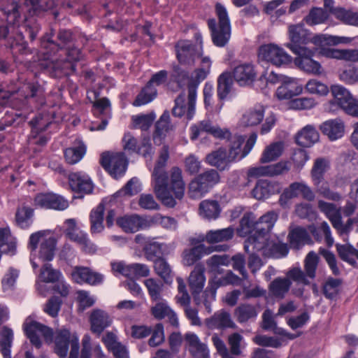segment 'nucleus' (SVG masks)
Wrapping results in <instances>:
<instances>
[{
  "mask_svg": "<svg viewBox=\"0 0 358 358\" xmlns=\"http://www.w3.org/2000/svg\"><path fill=\"white\" fill-rule=\"evenodd\" d=\"M58 6L72 7L66 0H8L1 6V10L6 16L8 23L18 24L21 14L28 12L37 15L41 11L52 9Z\"/></svg>",
  "mask_w": 358,
  "mask_h": 358,
  "instance_id": "f257e3e1",
  "label": "nucleus"
},
{
  "mask_svg": "<svg viewBox=\"0 0 358 358\" xmlns=\"http://www.w3.org/2000/svg\"><path fill=\"white\" fill-rule=\"evenodd\" d=\"M169 157V148L164 145L160 152L159 157L152 172L153 187L157 199L164 206L169 208H173L176 205V201L171 195L168 187V175L165 171Z\"/></svg>",
  "mask_w": 358,
  "mask_h": 358,
  "instance_id": "f03ea898",
  "label": "nucleus"
},
{
  "mask_svg": "<svg viewBox=\"0 0 358 358\" xmlns=\"http://www.w3.org/2000/svg\"><path fill=\"white\" fill-rule=\"evenodd\" d=\"M65 55V57L59 56L50 57L47 67L50 69L52 76L60 78L68 75L70 71H76L75 63L82 60L84 55L81 48L76 45L75 43L66 46L60 50Z\"/></svg>",
  "mask_w": 358,
  "mask_h": 358,
  "instance_id": "7ed1b4c3",
  "label": "nucleus"
},
{
  "mask_svg": "<svg viewBox=\"0 0 358 358\" xmlns=\"http://www.w3.org/2000/svg\"><path fill=\"white\" fill-rule=\"evenodd\" d=\"M211 61L209 57H201V66L194 70L191 78L188 73L179 66L174 69V77L176 82L181 85L187 81V90L189 91V113L192 114L194 100L196 99V90L199 83L205 80L210 73Z\"/></svg>",
  "mask_w": 358,
  "mask_h": 358,
  "instance_id": "20e7f679",
  "label": "nucleus"
},
{
  "mask_svg": "<svg viewBox=\"0 0 358 358\" xmlns=\"http://www.w3.org/2000/svg\"><path fill=\"white\" fill-rule=\"evenodd\" d=\"M215 12L218 18V24L215 19H209L208 24L211 31L213 43L218 47H224L231 36L230 20L226 8L221 3H216Z\"/></svg>",
  "mask_w": 358,
  "mask_h": 358,
  "instance_id": "39448f33",
  "label": "nucleus"
},
{
  "mask_svg": "<svg viewBox=\"0 0 358 358\" xmlns=\"http://www.w3.org/2000/svg\"><path fill=\"white\" fill-rule=\"evenodd\" d=\"M39 30V24L34 21L29 20L20 25L17 23H8L6 20L0 25V40L9 37L16 41V44H21L25 48L27 44L24 41V33L28 34L31 41H34Z\"/></svg>",
  "mask_w": 358,
  "mask_h": 358,
  "instance_id": "423d86ee",
  "label": "nucleus"
},
{
  "mask_svg": "<svg viewBox=\"0 0 358 358\" xmlns=\"http://www.w3.org/2000/svg\"><path fill=\"white\" fill-rule=\"evenodd\" d=\"M57 39L59 41V43L52 39V34L41 38V51L44 55V59L49 60L50 57L55 56L59 51L74 43L73 33L67 29H59L57 33Z\"/></svg>",
  "mask_w": 358,
  "mask_h": 358,
  "instance_id": "0eeeda50",
  "label": "nucleus"
},
{
  "mask_svg": "<svg viewBox=\"0 0 358 358\" xmlns=\"http://www.w3.org/2000/svg\"><path fill=\"white\" fill-rule=\"evenodd\" d=\"M288 36L290 42L285 46L294 54L310 48L308 45L310 43H313V37H311L310 32L301 23L290 24L288 27Z\"/></svg>",
  "mask_w": 358,
  "mask_h": 358,
  "instance_id": "6e6552de",
  "label": "nucleus"
},
{
  "mask_svg": "<svg viewBox=\"0 0 358 358\" xmlns=\"http://www.w3.org/2000/svg\"><path fill=\"white\" fill-rule=\"evenodd\" d=\"M258 58L262 62L280 67L289 64L292 57L279 45L274 43L264 44L259 47Z\"/></svg>",
  "mask_w": 358,
  "mask_h": 358,
  "instance_id": "1a4fd4ad",
  "label": "nucleus"
},
{
  "mask_svg": "<svg viewBox=\"0 0 358 358\" xmlns=\"http://www.w3.org/2000/svg\"><path fill=\"white\" fill-rule=\"evenodd\" d=\"M24 331L33 345L37 348L41 346L40 336H43L45 341L50 343L53 339V331L50 327L43 325L30 317L26 319L23 324Z\"/></svg>",
  "mask_w": 358,
  "mask_h": 358,
  "instance_id": "9d476101",
  "label": "nucleus"
},
{
  "mask_svg": "<svg viewBox=\"0 0 358 358\" xmlns=\"http://www.w3.org/2000/svg\"><path fill=\"white\" fill-rule=\"evenodd\" d=\"M100 163L104 169L114 178L122 176L127 166V158L122 152H103L101 155Z\"/></svg>",
  "mask_w": 358,
  "mask_h": 358,
  "instance_id": "9b49d317",
  "label": "nucleus"
},
{
  "mask_svg": "<svg viewBox=\"0 0 358 358\" xmlns=\"http://www.w3.org/2000/svg\"><path fill=\"white\" fill-rule=\"evenodd\" d=\"M301 195L303 199L312 201L315 199V194L310 187L303 182H294L284 189L279 198L281 206H286L289 200Z\"/></svg>",
  "mask_w": 358,
  "mask_h": 358,
  "instance_id": "f8f14e48",
  "label": "nucleus"
},
{
  "mask_svg": "<svg viewBox=\"0 0 358 358\" xmlns=\"http://www.w3.org/2000/svg\"><path fill=\"white\" fill-rule=\"evenodd\" d=\"M190 131V138L192 141L197 139L202 133L209 134L220 139H225L231 135L229 129H222L219 126L213 124L212 121L208 119L203 120L191 126Z\"/></svg>",
  "mask_w": 358,
  "mask_h": 358,
  "instance_id": "ddd939ff",
  "label": "nucleus"
},
{
  "mask_svg": "<svg viewBox=\"0 0 358 358\" xmlns=\"http://www.w3.org/2000/svg\"><path fill=\"white\" fill-rule=\"evenodd\" d=\"M176 50L178 62L183 65H193L196 59L202 57L201 46L194 45L189 41H178Z\"/></svg>",
  "mask_w": 358,
  "mask_h": 358,
  "instance_id": "4468645a",
  "label": "nucleus"
},
{
  "mask_svg": "<svg viewBox=\"0 0 358 358\" xmlns=\"http://www.w3.org/2000/svg\"><path fill=\"white\" fill-rule=\"evenodd\" d=\"M304 50L305 51H301L294 54L297 55L294 59V64L296 66L308 73L315 75L321 74V64L312 58L315 55L316 48L313 47Z\"/></svg>",
  "mask_w": 358,
  "mask_h": 358,
  "instance_id": "2eb2a0df",
  "label": "nucleus"
},
{
  "mask_svg": "<svg viewBox=\"0 0 358 358\" xmlns=\"http://www.w3.org/2000/svg\"><path fill=\"white\" fill-rule=\"evenodd\" d=\"M123 148L125 150L137 152L143 157H150L152 153V148L149 138H143L141 145H138L136 138L129 132L124 134L122 138Z\"/></svg>",
  "mask_w": 358,
  "mask_h": 358,
  "instance_id": "dca6fc26",
  "label": "nucleus"
},
{
  "mask_svg": "<svg viewBox=\"0 0 358 358\" xmlns=\"http://www.w3.org/2000/svg\"><path fill=\"white\" fill-rule=\"evenodd\" d=\"M289 166L287 162L268 165L251 167L248 171V176L250 178H258L261 176H275L288 172Z\"/></svg>",
  "mask_w": 358,
  "mask_h": 358,
  "instance_id": "f3484780",
  "label": "nucleus"
},
{
  "mask_svg": "<svg viewBox=\"0 0 358 358\" xmlns=\"http://www.w3.org/2000/svg\"><path fill=\"white\" fill-rule=\"evenodd\" d=\"M35 205L44 208L63 210L68 208L69 202L62 196L52 194H39L34 199Z\"/></svg>",
  "mask_w": 358,
  "mask_h": 358,
  "instance_id": "a211bd4d",
  "label": "nucleus"
},
{
  "mask_svg": "<svg viewBox=\"0 0 358 358\" xmlns=\"http://www.w3.org/2000/svg\"><path fill=\"white\" fill-rule=\"evenodd\" d=\"M184 339L185 345L193 358H210L207 345L202 343L196 334L188 332L185 334Z\"/></svg>",
  "mask_w": 358,
  "mask_h": 358,
  "instance_id": "6ab92c4d",
  "label": "nucleus"
},
{
  "mask_svg": "<svg viewBox=\"0 0 358 358\" xmlns=\"http://www.w3.org/2000/svg\"><path fill=\"white\" fill-rule=\"evenodd\" d=\"M282 185L278 181L260 180L256 183L252 194L255 199L262 200L280 193Z\"/></svg>",
  "mask_w": 358,
  "mask_h": 358,
  "instance_id": "aec40b11",
  "label": "nucleus"
},
{
  "mask_svg": "<svg viewBox=\"0 0 358 358\" xmlns=\"http://www.w3.org/2000/svg\"><path fill=\"white\" fill-rule=\"evenodd\" d=\"M302 91L303 87L297 79L286 76L282 78L281 85L276 90V95L279 99H289L300 94Z\"/></svg>",
  "mask_w": 358,
  "mask_h": 358,
  "instance_id": "412c9836",
  "label": "nucleus"
},
{
  "mask_svg": "<svg viewBox=\"0 0 358 358\" xmlns=\"http://www.w3.org/2000/svg\"><path fill=\"white\" fill-rule=\"evenodd\" d=\"M268 247V234H263L257 229L247 238L244 244V249L247 253H255L262 250H264L265 253Z\"/></svg>",
  "mask_w": 358,
  "mask_h": 358,
  "instance_id": "4be33fe9",
  "label": "nucleus"
},
{
  "mask_svg": "<svg viewBox=\"0 0 358 358\" xmlns=\"http://www.w3.org/2000/svg\"><path fill=\"white\" fill-rule=\"evenodd\" d=\"M205 322L207 327L210 329L236 328V325L232 320L230 313L224 310L215 313L211 317L206 319Z\"/></svg>",
  "mask_w": 358,
  "mask_h": 358,
  "instance_id": "5701e85b",
  "label": "nucleus"
},
{
  "mask_svg": "<svg viewBox=\"0 0 358 358\" xmlns=\"http://www.w3.org/2000/svg\"><path fill=\"white\" fill-rule=\"evenodd\" d=\"M205 266L199 263L196 264L188 278V284L193 296L200 294L205 285Z\"/></svg>",
  "mask_w": 358,
  "mask_h": 358,
  "instance_id": "b1692460",
  "label": "nucleus"
},
{
  "mask_svg": "<svg viewBox=\"0 0 358 358\" xmlns=\"http://www.w3.org/2000/svg\"><path fill=\"white\" fill-rule=\"evenodd\" d=\"M117 224L126 233H135L147 227V222L138 215H125L117 219Z\"/></svg>",
  "mask_w": 358,
  "mask_h": 358,
  "instance_id": "393cba45",
  "label": "nucleus"
},
{
  "mask_svg": "<svg viewBox=\"0 0 358 358\" xmlns=\"http://www.w3.org/2000/svg\"><path fill=\"white\" fill-rule=\"evenodd\" d=\"M76 335H71V332L66 329L58 330L55 336V352L61 358L66 357L69 345H71V341Z\"/></svg>",
  "mask_w": 358,
  "mask_h": 358,
  "instance_id": "a878e982",
  "label": "nucleus"
},
{
  "mask_svg": "<svg viewBox=\"0 0 358 358\" xmlns=\"http://www.w3.org/2000/svg\"><path fill=\"white\" fill-rule=\"evenodd\" d=\"M264 106L258 104L247 110L239 120V125L243 127H254L260 124L264 117Z\"/></svg>",
  "mask_w": 358,
  "mask_h": 358,
  "instance_id": "bb28decb",
  "label": "nucleus"
},
{
  "mask_svg": "<svg viewBox=\"0 0 358 358\" xmlns=\"http://www.w3.org/2000/svg\"><path fill=\"white\" fill-rule=\"evenodd\" d=\"M233 77L240 86H246L255 80L256 72L252 64H243L234 68Z\"/></svg>",
  "mask_w": 358,
  "mask_h": 358,
  "instance_id": "cd10ccee",
  "label": "nucleus"
},
{
  "mask_svg": "<svg viewBox=\"0 0 358 358\" xmlns=\"http://www.w3.org/2000/svg\"><path fill=\"white\" fill-rule=\"evenodd\" d=\"M320 129L331 141H335L344 135L345 125L340 119L329 120L323 122Z\"/></svg>",
  "mask_w": 358,
  "mask_h": 358,
  "instance_id": "c85d7f7f",
  "label": "nucleus"
},
{
  "mask_svg": "<svg viewBox=\"0 0 358 358\" xmlns=\"http://www.w3.org/2000/svg\"><path fill=\"white\" fill-rule=\"evenodd\" d=\"M69 185L71 189L77 193L89 194L93 189L90 178L80 173H74L69 176Z\"/></svg>",
  "mask_w": 358,
  "mask_h": 358,
  "instance_id": "c756f323",
  "label": "nucleus"
},
{
  "mask_svg": "<svg viewBox=\"0 0 358 358\" xmlns=\"http://www.w3.org/2000/svg\"><path fill=\"white\" fill-rule=\"evenodd\" d=\"M91 331L100 335L111 324V320L107 313L102 310H94L90 317Z\"/></svg>",
  "mask_w": 358,
  "mask_h": 358,
  "instance_id": "7c9ffc66",
  "label": "nucleus"
},
{
  "mask_svg": "<svg viewBox=\"0 0 358 358\" xmlns=\"http://www.w3.org/2000/svg\"><path fill=\"white\" fill-rule=\"evenodd\" d=\"M222 208L217 201L206 199L199 206V214L204 220L210 221L217 219L221 213Z\"/></svg>",
  "mask_w": 358,
  "mask_h": 358,
  "instance_id": "2f4dec72",
  "label": "nucleus"
},
{
  "mask_svg": "<svg viewBox=\"0 0 358 358\" xmlns=\"http://www.w3.org/2000/svg\"><path fill=\"white\" fill-rule=\"evenodd\" d=\"M20 92L26 99H33L40 105L45 103L44 89L36 82L24 83Z\"/></svg>",
  "mask_w": 358,
  "mask_h": 358,
  "instance_id": "473e14b6",
  "label": "nucleus"
},
{
  "mask_svg": "<svg viewBox=\"0 0 358 358\" xmlns=\"http://www.w3.org/2000/svg\"><path fill=\"white\" fill-rule=\"evenodd\" d=\"M206 162L212 166H215L220 171H224L229 167L231 162L224 148H219L208 154L206 157Z\"/></svg>",
  "mask_w": 358,
  "mask_h": 358,
  "instance_id": "72a5a7b5",
  "label": "nucleus"
},
{
  "mask_svg": "<svg viewBox=\"0 0 358 358\" xmlns=\"http://www.w3.org/2000/svg\"><path fill=\"white\" fill-rule=\"evenodd\" d=\"M308 231L317 242H321L324 237L325 242L328 247H331L334 243L331 236L329 225L326 222H322L317 225L311 224L308 226Z\"/></svg>",
  "mask_w": 358,
  "mask_h": 358,
  "instance_id": "f704fd0d",
  "label": "nucleus"
},
{
  "mask_svg": "<svg viewBox=\"0 0 358 358\" xmlns=\"http://www.w3.org/2000/svg\"><path fill=\"white\" fill-rule=\"evenodd\" d=\"M189 91L187 90V99L186 100V95L184 92H182L175 99V106L172 110V113L176 117H182L186 115L188 120H192L195 114V105L196 99L194 102V109L192 114L189 113Z\"/></svg>",
  "mask_w": 358,
  "mask_h": 358,
  "instance_id": "c9c22d12",
  "label": "nucleus"
},
{
  "mask_svg": "<svg viewBox=\"0 0 358 358\" xmlns=\"http://www.w3.org/2000/svg\"><path fill=\"white\" fill-rule=\"evenodd\" d=\"M330 92L334 100L329 101V105H334V103H336L342 109H343L353 98L351 92L341 85H331Z\"/></svg>",
  "mask_w": 358,
  "mask_h": 358,
  "instance_id": "e433bc0d",
  "label": "nucleus"
},
{
  "mask_svg": "<svg viewBox=\"0 0 358 358\" xmlns=\"http://www.w3.org/2000/svg\"><path fill=\"white\" fill-rule=\"evenodd\" d=\"M257 306L250 303H241L234 310V315L240 323L255 320L258 315Z\"/></svg>",
  "mask_w": 358,
  "mask_h": 358,
  "instance_id": "4c0bfd02",
  "label": "nucleus"
},
{
  "mask_svg": "<svg viewBox=\"0 0 358 358\" xmlns=\"http://www.w3.org/2000/svg\"><path fill=\"white\" fill-rule=\"evenodd\" d=\"M319 140V134L311 125L304 127L296 136V142L303 147H310Z\"/></svg>",
  "mask_w": 358,
  "mask_h": 358,
  "instance_id": "58836bf2",
  "label": "nucleus"
},
{
  "mask_svg": "<svg viewBox=\"0 0 358 358\" xmlns=\"http://www.w3.org/2000/svg\"><path fill=\"white\" fill-rule=\"evenodd\" d=\"M104 210V205L101 203L91 210L90 214V231L92 234H99L103 231Z\"/></svg>",
  "mask_w": 358,
  "mask_h": 358,
  "instance_id": "ea45409f",
  "label": "nucleus"
},
{
  "mask_svg": "<svg viewBox=\"0 0 358 358\" xmlns=\"http://www.w3.org/2000/svg\"><path fill=\"white\" fill-rule=\"evenodd\" d=\"M171 189L175 198L182 199L184 196L185 183L182 179V170L178 167H173L171 171Z\"/></svg>",
  "mask_w": 358,
  "mask_h": 358,
  "instance_id": "a19ab883",
  "label": "nucleus"
},
{
  "mask_svg": "<svg viewBox=\"0 0 358 358\" xmlns=\"http://www.w3.org/2000/svg\"><path fill=\"white\" fill-rule=\"evenodd\" d=\"M66 236L70 240L76 242L85 252L93 254L96 251V246L88 238L87 234L76 231L68 232Z\"/></svg>",
  "mask_w": 358,
  "mask_h": 358,
  "instance_id": "79ce46f5",
  "label": "nucleus"
},
{
  "mask_svg": "<svg viewBox=\"0 0 358 358\" xmlns=\"http://www.w3.org/2000/svg\"><path fill=\"white\" fill-rule=\"evenodd\" d=\"M170 115L168 110H165L156 123V129L153 139L156 144H161L162 139L166 134L173 129V125L169 122Z\"/></svg>",
  "mask_w": 358,
  "mask_h": 358,
  "instance_id": "37998d69",
  "label": "nucleus"
},
{
  "mask_svg": "<svg viewBox=\"0 0 358 358\" xmlns=\"http://www.w3.org/2000/svg\"><path fill=\"white\" fill-rule=\"evenodd\" d=\"M92 352L95 358H106L100 345L96 344L92 348L90 336L85 334L82 339L80 358H92Z\"/></svg>",
  "mask_w": 358,
  "mask_h": 358,
  "instance_id": "c03bdc74",
  "label": "nucleus"
},
{
  "mask_svg": "<svg viewBox=\"0 0 358 358\" xmlns=\"http://www.w3.org/2000/svg\"><path fill=\"white\" fill-rule=\"evenodd\" d=\"M330 163L327 159L317 158L315 160L310 171L313 184H319L324 180V173L329 169Z\"/></svg>",
  "mask_w": 358,
  "mask_h": 358,
  "instance_id": "a18cd8bd",
  "label": "nucleus"
},
{
  "mask_svg": "<svg viewBox=\"0 0 358 358\" xmlns=\"http://www.w3.org/2000/svg\"><path fill=\"white\" fill-rule=\"evenodd\" d=\"M354 38L338 36L329 34H317L313 36V44L315 45H337L339 44H348Z\"/></svg>",
  "mask_w": 358,
  "mask_h": 358,
  "instance_id": "49530a36",
  "label": "nucleus"
},
{
  "mask_svg": "<svg viewBox=\"0 0 358 358\" xmlns=\"http://www.w3.org/2000/svg\"><path fill=\"white\" fill-rule=\"evenodd\" d=\"M292 282L287 278H277L269 285V292L275 298L283 299L289 290Z\"/></svg>",
  "mask_w": 358,
  "mask_h": 358,
  "instance_id": "de8ad7c7",
  "label": "nucleus"
},
{
  "mask_svg": "<svg viewBox=\"0 0 358 358\" xmlns=\"http://www.w3.org/2000/svg\"><path fill=\"white\" fill-rule=\"evenodd\" d=\"M288 237L291 245L295 248L312 242L308 231L302 227H296L291 230Z\"/></svg>",
  "mask_w": 358,
  "mask_h": 358,
  "instance_id": "09e8293b",
  "label": "nucleus"
},
{
  "mask_svg": "<svg viewBox=\"0 0 358 358\" xmlns=\"http://www.w3.org/2000/svg\"><path fill=\"white\" fill-rule=\"evenodd\" d=\"M233 85L231 73H222L217 79V94L220 100H224L231 92Z\"/></svg>",
  "mask_w": 358,
  "mask_h": 358,
  "instance_id": "8fccbe9b",
  "label": "nucleus"
},
{
  "mask_svg": "<svg viewBox=\"0 0 358 358\" xmlns=\"http://www.w3.org/2000/svg\"><path fill=\"white\" fill-rule=\"evenodd\" d=\"M219 287L220 285H215L214 282L209 281L208 287L202 294V299L197 298L196 295L193 296L196 303L197 305L203 303L208 313L212 311L211 303L215 299L216 290Z\"/></svg>",
  "mask_w": 358,
  "mask_h": 358,
  "instance_id": "3c124183",
  "label": "nucleus"
},
{
  "mask_svg": "<svg viewBox=\"0 0 358 358\" xmlns=\"http://www.w3.org/2000/svg\"><path fill=\"white\" fill-rule=\"evenodd\" d=\"M283 150L284 143L281 141L270 144L264 149L260 158V162L265 164L276 160L281 156Z\"/></svg>",
  "mask_w": 358,
  "mask_h": 358,
  "instance_id": "603ef678",
  "label": "nucleus"
},
{
  "mask_svg": "<svg viewBox=\"0 0 358 358\" xmlns=\"http://www.w3.org/2000/svg\"><path fill=\"white\" fill-rule=\"evenodd\" d=\"M234 235V228L229 227L222 229L210 230L206 234V241L210 243L231 240Z\"/></svg>",
  "mask_w": 358,
  "mask_h": 358,
  "instance_id": "864d4df0",
  "label": "nucleus"
},
{
  "mask_svg": "<svg viewBox=\"0 0 358 358\" xmlns=\"http://www.w3.org/2000/svg\"><path fill=\"white\" fill-rule=\"evenodd\" d=\"M227 138L229 139V153L227 155L231 162L236 159H241V156L243 152L242 145L245 141V138L241 135H234L233 136L230 135V136Z\"/></svg>",
  "mask_w": 358,
  "mask_h": 358,
  "instance_id": "5fc2aeb1",
  "label": "nucleus"
},
{
  "mask_svg": "<svg viewBox=\"0 0 358 358\" xmlns=\"http://www.w3.org/2000/svg\"><path fill=\"white\" fill-rule=\"evenodd\" d=\"M278 217V215L277 213L273 210L268 211L261 216L259 220L256 222L255 229L259 230L263 234L266 233L268 234L277 221Z\"/></svg>",
  "mask_w": 358,
  "mask_h": 358,
  "instance_id": "6e6d98bb",
  "label": "nucleus"
},
{
  "mask_svg": "<svg viewBox=\"0 0 358 358\" xmlns=\"http://www.w3.org/2000/svg\"><path fill=\"white\" fill-rule=\"evenodd\" d=\"M34 210L29 206H24L17 208L15 213V222L17 226L22 229L29 227L32 223Z\"/></svg>",
  "mask_w": 358,
  "mask_h": 358,
  "instance_id": "4d7b16f0",
  "label": "nucleus"
},
{
  "mask_svg": "<svg viewBox=\"0 0 358 358\" xmlns=\"http://www.w3.org/2000/svg\"><path fill=\"white\" fill-rule=\"evenodd\" d=\"M56 241L54 238L44 239L40 245L38 258L43 262H50L55 256Z\"/></svg>",
  "mask_w": 358,
  "mask_h": 358,
  "instance_id": "13d9d810",
  "label": "nucleus"
},
{
  "mask_svg": "<svg viewBox=\"0 0 358 358\" xmlns=\"http://www.w3.org/2000/svg\"><path fill=\"white\" fill-rule=\"evenodd\" d=\"M13 339V331L4 327L0 334V351L3 358H11L10 348Z\"/></svg>",
  "mask_w": 358,
  "mask_h": 358,
  "instance_id": "bf43d9fd",
  "label": "nucleus"
},
{
  "mask_svg": "<svg viewBox=\"0 0 358 358\" xmlns=\"http://www.w3.org/2000/svg\"><path fill=\"white\" fill-rule=\"evenodd\" d=\"M157 94V92L155 87L150 86V84H147L137 95L133 104L135 106L147 104L154 100Z\"/></svg>",
  "mask_w": 358,
  "mask_h": 358,
  "instance_id": "052dcab7",
  "label": "nucleus"
},
{
  "mask_svg": "<svg viewBox=\"0 0 358 358\" xmlns=\"http://www.w3.org/2000/svg\"><path fill=\"white\" fill-rule=\"evenodd\" d=\"M86 152V147L79 142L76 146L66 148L64 151V157L67 163L74 164L78 163L83 157Z\"/></svg>",
  "mask_w": 358,
  "mask_h": 358,
  "instance_id": "680f3d73",
  "label": "nucleus"
},
{
  "mask_svg": "<svg viewBox=\"0 0 358 358\" xmlns=\"http://www.w3.org/2000/svg\"><path fill=\"white\" fill-rule=\"evenodd\" d=\"M338 78L343 83L348 85L358 84V66L355 65L347 66L339 71Z\"/></svg>",
  "mask_w": 358,
  "mask_h": 358,
  "instance_id": "e2e57ef3",
  "label": "nucleus"
},
{
  "mask_svg": "<svg viewBox=\"0 0 358 358\" xmlns=\"http://www.w3.org/2000/svg\"><path fill=\"white\" fill-rule=\"evenodd\" d=\"M144 285L152 301H157L162 299L164 284L161 280L150 278L144 281Z\"/></svg>",
  "mask_w": 358,
  "mask_h": 358,
  "instance_id": "0e129e2a",
  "label": "nucleus"
},
{
  "mask_svg": "<svg viewBox=\"0 0 358 358\" xmlns=\"http://www.w3.org/2000/svg\"><path fill=\"white\" fill-rule=\"evenodd\" d=\"M208 192L207 187L197 177H195L189 184L188 195L191 199H201Z\"/></svg>",
  "mask_w": 358,
  "mask_h": 358,
  "instance_id": "69168bd1",
  "label": "nucleus"
},
{
  "mask_svg": "<svg viewBox=\"0 0 358 358\" xmlns=\"http://www.w3.org/2000/svg\"><path fill=\"white\" fill-rule=\"evenodd\" d=\"M154 268L156 273L160 276L165 282L171 280V268L164 258H157L154 261Z\"/></svg>",
  "mask_w": 358,
  "mask_h": 358,
  "instance_id": "338daca9",
  "label": "nucleus"
},
{
  "mask_svg": "<svg viewBox=\"0 0 358 358\" xmlns=\"http://www.w3.org/2000/svg\"><path fill=\"white\" fill-rule=\"evenodd\" d=\"M334 15L345 24L358 27V13L342 8H336Z\"/></svg>",
  "mask_w": 358,
  "mask_h": 358,
  "instance_id": "774afa93",
  "label": "nucleus"
}]
</instances>
